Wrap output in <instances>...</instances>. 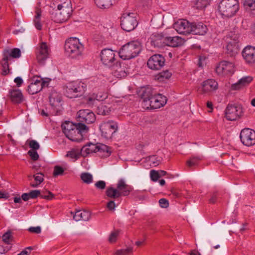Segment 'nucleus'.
Wrapping results in <instances>:
<instances>
[{
	"instance_id": "nucleus-2",
	"label": "nucleus",
	"mask_w": 255,
	"mask_h": 255,
	"mask_svg": "<svg viewBox=\"0 0 255 255\" xmlns=\"http://www.w3.org/2000/svg\"><path fill=\"white\" fill-rule=\"evenodd\" d=\"M73 11L71 0H65L57 6V9L51 13V18L55 22L63 23L70 17Z\"/></svg>"
},
{
	"instance_id": "nucleus-15",
	"label": "nucleus",
	"mask_w": 255,
	"mask_h": 255,
	"mask_svg": "<svg viewBox=\"0 0 255 255\" xmlns=\"http://www.w3.org/2000/svg\"><path fill=\"white\" fill-rule=\"evenodd\" d=\"M77 114V120L79 122L90 124L94 123L96 121L95 115L89 110H80Z\"/></svg>"
},
{
	"instance_id": "nucleus-37",
	"label": "nucleus",
	"mask_w": 255,
	"mask_h": 255,
	"mask_svg": "<svg viewBox=\"0 0 255 255\" xmlns=\"http://www.w3.org/2000/svg\"><path fill=\"white\" fill-rule=\"evenodd\" d=\"M99 151L98 152L100 153H103V155H101V156L104 157H109L111 154V147L105 145V144H99L98 145Z\"/></svg>"
},
{
	"instance_id": "nucleus-19",
	"label": "nucleus",
	"mask_w": 255,
	"mask_h": 255,
	"mask_svg": "<svg viewBox=\"0 0 255 255\" xmlns=\"http://www.w3.org/2000/svg\"><path fill=\"white\" fill-rule=\"evenodd\" d=\"M190 25L191 23L184 19L175 22L173 27L178 33L187 35L191 33Z\"/></svg>"
},
{
	"instance_id": "nucleus-10",
	"label": "nucleus",
	"mask_w": 255,
	"mask_h": 255,
	"mask_svg": "<svg viewBox=\"0 0 255 255\" xmlns=\"http://www.w3.org/2000/svg\"><path fill=\"white\" fill-rule=\"evenodd\" d=\"M235 71L234 64L225 60L220 62L216 67V73L221 76L231 75Z\"/></svg>"
},
{
	"instance_id": "nucleus-11",
	"label": "nucleus",
	"mask_w": 255,
	"mask_h": 255,
	"mask_svg": "<svg viewBox=\"0 0 255 255\" xmlns=\"http://www.w3.org/2000/svg\"><path fill=\"white\" fill-rule=\"evenodd\" d=\"M50 53V49L47 43L42 42L36 48L35 54L37 62L40 65L44 64L46 60L49 58Z\"/></svg>"
},
{
	"instance_id": "nucleus-9",
	"label": "nucleus",
	"mask_w": 255,
	"mask_h": 255,
	"mask_svg": "<svg viewBox=\"0 0 255 255\" xmlns=\"http://www.w3.org/2000/svg\"><path fill=\"white\" fill-rule=\"evenodd\" d=\"M30 83L28 86L27 91L31 95H34L40 92L45 86H47L48 82L43 80L39 76H33L30 80Z\"/></svg>"
},
{
	"instance_id": "nucleus-18",
	"label": "nucleus",
	"mask_w": 255,
	"mask_h": 255,
	"mask_svg": "<svg viewBox=\"0 0 255 255\" xmlns=\"http://www.w3.org/2000/svg\"><path fill=\"white\" fill-rule=\"evenodd\" d=\"M62 97L60 94L55 92L51 93L49 96L50 104L53 110L58 114L62 109Z\"/></svg>"
},
{
	"instance_id": "nucleus-47",
	"label": "nucleus",
	"mask_w": 255,
	"mask_h": 255,
	"mask_svg": "<svg viewBox=\"0 0 255 255\" xmlns=\"http://www.w3.org/2000/svg\"><path fill=\"white\" fill-rule=\"evenodd\" d=\"M2 241L6 244H8L12 240V236L10 231L5 233L2 237Z\"/></svg>"
},
{
	"instance_id": "nucleus-16",
	"label": "nucleus",
	"mask_w": 255,
	"mask_h": 255,
	"mask_svg": "<svg viewBox=\"0 0 255 255\" xmlns=\"http://www.w3.org/2000/svg\"><path fill=\"white\" fill-rule=\"evenodd\" d=\"M114 52L110 49H105L101 52V60L103 63L108 66L111 67L116 60Z\"/></svg>"
},
{
	"instance_id": "nucleus-58",
	"label": "nucleus",
	"mask_w": 255,
	"mask_h": 255,
	"mask_svg": "<svg viewBox=\"0 0 255 255\" xmlns=\"http://www.w3.org/2000/svg\"><path fill=\"white\" fill-rule=\"evenodd\" d=\"M95 96V98L97 101H103L107 97V94L106 93H99L98 94L94 93Z\"/></svg>"
},
{
	"instance_id": "nucleus-42",
	"label": "nucleus",
	"mask_w": 255,
	"mask_h": 255,
	"mask_svg": "<svg viewBox=\"0 0 255 255\" xmlns=\"http://www.w3.org/2000/svg\"><path fill=\"white\" fill-rule=\"evenodd\" d=\"M83 122H79L75 124L77 130L79 131V133H81L82 135H83V133H87L89 130V128Z\"/></svg>"
},
{
	"instance_id": "nucleus-30",
	"label": "nucleus",
	"mask_w": 255,
	"mask_h": 255,
	"mask_svg": "<svg viewBox=\"0 0 255 255\" xmlns=\"http://www.w3.org/2000/svg\"><path fill=\"white\" fill-rule=\"evenodd\" d=\"M66 136L70 140L74 141H79L83 138V135L79 133L76 128L71 130L69 132L65 134Z\"/></svg>"
},
{
	"instance_id": "nucleus-44",
	"label": "nucleus",
	"mask_w": 255,
	"mask_h": 255,
	"mask_svg": "<svg viewBox=\"0 0 255 255\" xmlns=\"http://www.w3.org/2000/svg\"><path fill=\"white\" fill-rule=\"evenodd\" d=\"M81 178L82 181L86 183L90 184L93 181V177L92 175L89 173H83L81 174Z\"/></svg>"
},
{
	"instance_id": "nucleus-14",
	"label": "nucleus",
	"mask_w": 255,
	"mask_h": 255,
	"mask_svg": "<svg viewBox=\"0 0 255 255\" xmlns=\"http://www.w3.org/2000/svg\"><path fill=\"white\" fill-rule=\"evenodd\" d=\"M242 108L241 106L234 105H228L226 109V117L229 121H235L242 115Z\"/></svg>"
},
{
	"instance_id": "nucleus-29",
	"label": "nucleus",
	"mask_w": 255,
	"mask_h": 255,
	"mask_svg": "<svg viewBox=\"0 0 255 255\" xmlns=\"http://www.w3.org/2000/svg\"><path fill=\"white\" fill-rule=\"evenodd\" d=\"M91 217L90 213L85 210H79L75 212L73 215V219L76 221L80 220L87 221H88Z\"/></svg>"
},
{
	"instance_id": "nucleus-57",
	"label": "nucleus",
	"mask_w": 255,
	"mask_h": 255,
	"mask_svg": "<svg viewBox=\"0 0 255 255\" xmlns=\"http://www.w3.org/2000/svg\"><path fill=\"white\" fill-rule=\"evenodd\" d=\"M218 194L217 192H214L211 195V198L209 200V202L210 204H215L217 200Z\"/></svg>"
},
{
	"instance_id": "nucleus-12",
	"label": "nucleus",
	"mask_w": 255,
	"mask_h": 255,
	"mask_svg": "<svg viewBox=\"0 0 255 255\" xmlns=\"http://www.w3.org/2000/svg\"><path fill=\"white\" fill-rule=\"evenodd\" d=\"M240 137L242 143L247 146L255 144V131L249 128L242 129L240 133Z\"/></svg>"
},
{
	"instance_id": "nucleus-8",
	"label": "nucleus",
	"mask_w": 255,
	"mask_h": 255,
	"mask_svg": "<svg viewBox=\"0 0 255 255\" xmlns=\"http://www.w3.org/2000/svg\"><path fill=\"white\" fill-rule=\"evenodd\" d=\"M118 128L117 123L113 121L104 122L100 126L102 136L107 139L111 138L113 134L117 131Z\"/></svg>"
},
{
	"instance_id": "nucleus-53",
	"label": "nucleus",
	"mask_w": 255,
	"mask_h": 255,
	"mask_svg": "<svg viewBox=\"0 0 255 255\" xmlns=\"http://www.w3.org/2000/svg\"><path fill=\"white\" fill-rule=\"evenodd\" d=\"M114 75L119 78L125 77L127 76V73L125 71H123L120 67L118 70H116L114 72Z\"/></svg>"
},
{
	"instance_id": "nucleus-61",
	"label": "nucleus",
	"mask_w": 255,
	"mask_h": 255,
	"mask_svg": "<svg viewBox=\"0 0 255 255\" xmlns=\"http://www.w3.org/2000/svg\"><path fill=\"white\" fill-rule=\"evenodd\" d=\"M95 186L99 189H104L106 187V183L104 181H99L95 183Z\"/></svg>"
},
{
	"instance_id": "nucleus-48",
	"label": "nucleus",
	"mask_w": 255,
	"mask_h": 255,
	"mask_svg": "<svg viewBox=\"0 0 255 255\" xmlns=\"http://www.w3.org/2000/svg\"><path fill=\"white\" fill-rule=\"evenodd\" d=\"M133 249L131 247H128L126 249L118 250L115 253V255H128L132 253Z\"/></svg>"
},
{
	"instance_id": "nucleus-55",
	"label": "nucleus",
	"mask_w": 255,
	"mask_h": 255,
	"mask_svg": "<svg viewBox=\"0 0 255 255\" xmlns=\"http://www.w3.org/2000/svg\"><path fill=\"white\" fill-rule=\"evenodd\" d=\"M29 146L31 148H32L31 150H34L38 149L40 147L39 143L34 140H31L29 141Z\"/></svg>"
},
{
	"instance_id": "nucleus-24",
	"label": "nucleus",
	"mask_w": 255,
	"mask_h": 255,
	"mask_svg": "<svg viewBox=\"0 0 255 255\" xmlns=\"http://www.w3.org/2000/svg\"><path fill=\"white\" fill-rule=\"evenodd\" d=\"M98 151V144L90 143L82 147L81 149V155L83 157H86L90 153H96Z\"/></svg>"
},
{
	"instance_id": "nucleus-45",
	"label": "nucleus",
	"mask_w": 255,
	"mask_h": 255,
	"mask_svg": "<svg viewBox=\"0 0 255 255\" xmlns=\"http://www.w3.org/2000/svg\"><path fill=\"white\" fill-rule=\"evenodd\" d=\"M119 230H116L111 232L108 239V241L109 242V243H110L111 244L115 243L117 241V239L119 236Z\"/></svg>"
},
{
	"instance_id": "nucleus-17",
	"label": "nucleus",
	"mask_w": 255,
	"mask_h": 255,
	"mask_svg": "<svg viewBox=\"0 0 255 255\" xmlns=\"http://www.w3.org/2000/svg\"><path fill=\"white\" fill-rule=\"evenodd\" d=\"M218 88V84L215 80L208 79L202 83L201 87L198 91L200 94H208L216 90Z\"/></svg>"
},
{
	"instance_id": "nucleus-20",
	"label": "nucleus",
	"mask_w": 255,
	"mask_h": 255,
	"mask_svg": "<svg viewBox=\"0 0 255 255\" xmlns=\"http://www.w3.org/2000/svg\"><path fill=\"white\" fill-rule=\"evenodd\" d=\"M242 56L245 61L250 64H255V47L247 46L242 51Z\"/></svg>"
},
{
	"instance_id": "nucleus-33",
	"label": "nucleus",
	"mask_w": 255,
	"mask_h": 255,
	"mask_svg": "<svg viewBox=\"0 0 255 255\" xmlns=\"http://www.w3.org/2000/svg\"><path fill=\"white\" fill-rule=\"evenodd\" d=\"M115 0H94L96 5L101 8H109L113 5Z\"/></svg>"
},
{
	"instance_id": "nucleus-51",
	"label": "nucleus",
	"mask_w": 255,
	"mask_h": 255,
	"mask_svg": "<svg viewBox=\"0 0 255 255\" xmlns=\"http://www.w3.org/2000/svg\"><path fill=\"white\" fill-rule=\"evenodd\" d=\"M150 176L151 179L153 181H156L160 177V173L158 171L151 170L150 172Z\"/></svg>"
},
{
	"instance_id": "nucleus-64",
	"label": "nucleus",
	"mask_w": 255,
	"mask_h": 255,
	"mask_svg": "<svg viewBox=\"0 0 255 255\" xmlns=\"http://www.w3.org/2000/svg\"><path fill=\"white\" fill-rule=\"evenodd\" d=\"M32 249V248L31 247H27L25 250L21 251L17 255H29Z\"/></svg>"
},
{
	"instance_id": "nucleus-52",
	"label": "nucleus",
	"mask_w": 255,
	"mask_h": 255,
	"mask_svg": "<svg viewBox=\"0 0 255 255\" xmlns=\"http://www.w3.org/2000/svg\"><path fill=\"white\" fill-rule=\"evenodd\" d=\"M27 154L33 161L37 160L39 158V155L36 150H29Z\"/></svg>"
},
{
	"instance_id": "nucleus-49",
	"label": "nucleus",
	"mask_w": 255,
	"mask_h": 255,
	"mask_svg": "<svg viewBox=\"0 0 255 255\" xmlns=\"http://www.w3.org/2000/svg\"><path fill=\"white\" fill-rule=\"evenodd\" d=\"M40 197L41 198L46 199L47 200H51L54 197V195L50 191H46L43 192L41 194Z\"/></svg>"
},
{
	"instance_id": "nucleus-60",
	"label": "nucleus",
	"mask_w": 255,
	"mask_h": 255,
	"mask_svg": "<svg viewBox=\"0 0 255 255\" xmlns=\"http://www.w3.org/2000/svg\"><path fill=\"white\" fill-rule=\"evenodd\" d=\"M159 203L161 207L167 208L169 206L168 201L164 198H162L159 200Z\"/></svg>"
},
{
	"instance_id": "nucleus-21",
	"label": "nucleus",
	"mask_w": 255,
	"mask_h": 255,
	"mask_svg": "<svg viewBox=\"0 0 255 255\" xmlns=\"http://www.w3.org/2000/svg\"><path fill=\"white\" fill-rule=\"evenodd\" d=\"M191 33L194 35H203L208 31L207 26L202 22L191 23Z\"/></svg>"
},
{
	"instance_id": "nucleus-43",
	"label": "nucleus",
	"mask_w": 255,
	"mask_h": 255,
	"mask_svg": "<svg viewBox=\"0 0 255 255\" xmlns=\"http://www.w3.org/2000/svg\"><path fill=\"white\" fill-rule=\"evenodd\" d=\"M8 54H6L5 53L6 55H7L9 57V59L10 57L14 58H19L21 55V52L19 49L17 48H14L11 50L10 52H8V51H7Z\"/></svg>"
},
{
	"instance_id": "nucleus-28",
	"label": "nucleus",
	"mask_w": 255,
	"mask_h": 255,
	"mask_svg": "<svg viewBox=\"0 0 255 255\" xmlns=\"http://www.w3.org/2000/svg\"><path fill=\"white\" fill-rule=\"evenodd\" d=\"M9 97L11 101L16 104H19L23 101V95L19 90L14 89L9 91Z\"/></svg>"
},
{
	"instance_id": "nucleus-5",
	"label": "nucleus",
	"mask_w": 255,
	"mask_h": 255,
	"mask_svg": "<svg viewBox=\"0 0 255 255\" xmlns=\"http://www.w3.org/2000/svg\"><path fill=\"white\" fill-rule=\"evenodd\" d=\"M64 47L67 54L72 58H76L81 55L84 50L83 45L77 38H71L67 40Z\"/></svg>"
},
{
	"instance_id": "nucleus-31",
	"label": "nucleus",
	"mask_w": 255,
	"mask_h": 255,
	"mask_svg": "<svg viewBox=\"0 0 255 255\" xmlns=\"http://www.w3.org/2000/svg\"><path fill=\"white\" fill-rule=\"evenodd\" d=\"M243 6L247 12L251 14H253L255 12V0H245Z\"/></svg>"
},
{
	"instance_id": "nucleus-25",
	"label": "nucleus",
	"mask_w": 255,
	"mask_h": 255,
	"mask_svg": "<svg viewBox=\"0 0 255 255\" xmlns=\"http://www.w3.org/2000/svg\"><path fill=\"white\" fill-rule=\"evenodd\" d=\"M253 80L252 76H245L241 78L239 81L232 85V89L233 90H238L248 86Z\"/></svg>"
},
{
	"instance_id": "nucleus-32",
	"label": "nucleus",
	"mask_w": 255,
	"mask_h": 255,
	"mask_svg": "<svg viewBox=\"0 0 255 255\" xmlns=\"http://www.w3.org/2000/svg\"><path fill=\"white\" fill-rule=\"evenodd\" d=\"M112 106L110 104H101L97 108V112L99 115H106L111 111Z\"/></svg>"
},
{
	"instance_id": "nucleus-54",
	"label": "nucleus",
	"mask_w": 255,
	"mask_h": 255,
	"mask_svg": "<svg viewBox=\"0 0 255 255\" xmlns=\"http://www.w3.org/2000/svg\"><path fill=\"white\" fill-rule=\"evenodd\" d=\"M64 172L63 168L59 166H55L54 168L53 175L55 177L62 175Z\"/></svg>"
},
{
	"instance_id": "nucleus-63",
	"label": "nucleus",
	"mask_w": 255,
	"mask_h": 255,
	"mask_svg": "<svg viewBox=\"0 0 255 255\" xmlns=\"http://www.w3.org/2000/svg\"><path fill=\"white\" fill-rule=\"evenodd\" d=\"M108 209L111 211L115 210L116 207V204L114 201L111 200L108 202L107 205Z\"/></svg>"
},
{
	"instance_id": "nucleus-59",
	"label": "nucleus",
	"mask_w": 255,
	"mask_h": 255,
	"mask_svg": "<svg viewBox=\"0 0 255 255\" xmlns=\"http://www.w3.org/2000/svg\"><path fill=\"white\" fill-rule=\"evenodd\" d=\"M95 98L94 94L90 95L87 99V103L89 105H93L95 103V102L97 101Z\"/></svg>"
},
{
	"instance_id": "nucleus-38",
	"label": "nucleus",
	"mask_w": 255,
	"mask_h": 255,
	"mask_svg": "<svg viewBox=\"0 0 255 255\" xmlns=\"http://www.w3.org/2000/svg\"><path fill=\"white\" fill-rule=\"evenodd\" d=\"M35 13L36 15L34 19L35 26L38 30H41L42 28V25L40 23L41 9L37 8L35 10Z\"/></svg>"
},
{
	"instance_id": "nucleus-22",
	"label": "nucleus",
	"mask_w": 255,
	"mask_h": 255,
	"mask_svg": "<svg viewBox=\"0 0 255 255\" xmlns=\"http://www.w3.org/2000/svg\"><path fill=\"white\" fill-rule=\"evenodd\" d=\"M166 37L162 34L154 33L150 37V42L154 47L160 48L166 45Z\"/></svg>"
},
{
	"instance_id": "nucleus-1",
	"label": "nucleus",
	"mask_w": 255,
	"mask_h": 255,
	"mask_svg": "<svg viewBox=\"0 0 255 255\" xmlns=\"http://www.w3.org/2000/svg\"><path fill=\"white\" fill-rule=\"evenodd\" d=\"M140 94L142 106L145 109H156L163 106L166 103V98L161 94L154 93L150 87L142 88Z\"/></svg>"
},
{
	"instance_id": "nucleus-27",
	"label": "nucleus",
	"mask_w": 255,
	"mask_h": 255,
	"mask_svg": "<svg viewBox=\"0 0 255 255\" xmlns=\"http://www.w3.org/2000/svg\"><path fill=\"white\" fill-rule=\"evenodd\" d=\"M166 45L171 47H178L183 43V40L179 36L166 37Z\"/></svg>"
},
{
	"instance_id": "nucleus-39",
	"label": "nucleus",
	"mask_w": 255,
	"mask_h": 255,
	"mask_svg": "<svg viewBox=\"0 0 255 255\" xmlns=\"http://www.w3.org/2000/svg\"><path fill=\"white\" fill-rule=\"evenodd\" d=\"M63 132L65 134L67 131L69 132L71 130H73L74 128H76L75 124H73L72 122L66 121L61 126Z\"/></svg>"
},
{
	"instance_id": "nucleus-56",
	"label": "nucleus",
	"mask_w": 255,
	"mask_h": 255,
	"mask_svg": "<svg viewBox=\"0 0 255 255\" xmlns=\"http://www.w3.org/2000/svg\"><path fill=\"white\" fill-rule=\"evenodd\" d=\"M29 195L31 199H35L38 196H40V191L37 190H32L29 192Z\"/></svg>"
},
{
	"instance_id": "nucleus-3",
	"label": "nucleus",
	"mask_w": 255,
	"mask_h": 255,
	"mask_svg": "<svg viewBox=\"0 0 255 255\" xmlns=\"http://www.w3.org/2000/svg\"><path fill=\"white\" fill-rule=\"evenodd\" d=\"M141 50V43L138 41H131L123 46L119 54L123 59L128 60L137 56Z\"/></svg>"
},
{
	"instance_id": "nucleus-41",
	"label": "nucleus",
	"mask_w": 255,
	"mask_h": 255,
	"mask_svg": "<svg viewBox=\"0 0 255 255\" xmlns=\"http://www.w3.org/2000/svg\"><path fill=\"white\" fill-rule=\"evenodd\" d=\"M203 159L202 156H193L189 160L187 161L186 163L188 166L191 167L193 166L197 165L199 162Z\"/></svg>"
},
{
	"instance_id": "nucleus-34",
	"label": "nucleus",
	"mask_w": 255,
	"mask_h": 255,
	"mask_svg": "<svg viewBox=\"0 0 255 255\" xmlns=\"http://www.w3.org/2000/svg\"><path fill=\"white\" fill-rule=\"evenodd\" d=\"M106 195L111 198H118L122 196V194L118 191L117 189H115L112 187H108L106 192Z\"/></svg>"
},
{
	"instance_id": "nucleus-46",
	"label": "nucleus",
	"mask_w": 255,
	"mask_h": 255,
	"mask_svg": "<svg viewBox=\"0 0 255 255\" xmlns=\"http://www.w3.org/2000/svg\"><path fill=\"white\" fill-rule=\"evenodd\" d=\"M210 0H197L195 3L198 9H203L210 4Z\"/></svg>"
},
{
	"instance_id": "nucleus-23",
	"label": "nucleus",
	"mask_w": 255,
	"mask_h": 255,
	"mask_svg": "<svg viewBox=\"0 0 255 255\" xmlns=\"http://www.w3.org/2000/svg\"><path fill=\"white\" fill-rule=\"evenodd\" d=\"M227 52L231 56L235 55L239 51L238 36L236 35L233 41H229L227 45Z\"/></svg>"
},
{
	"instance_id": "nucleus-6",
	"label": "nucleus",
	"mask_w": 255,
	"mask_h": 255,
	"mask_svg": "<svg viewBox=\"0 0 255 255\" xmlns=\"http://www.w3.org/2000/svg\"><path fill=\"white\" fill-rule=\"evenodd\" d=\"M86 90V85L79 81H72L66 86V95L69 98H76L81 96Z\"/></svg>"
},
{
	"instance_id": "nucleus-62",
	"label": "nucleus",
	"mask_w": 255,
	"mask_h": 255,
	"mask_svg": "<svg viewBox=\"0 0 255 255\" xmlns=\"http://www.w3.org/2000/svg\"><path fill=\"white\" fill-rule=\"evenodd\" d=\"M28 231L31 233H34L36 234H39L41 233V228L39 226L35 227H30Z\"/></svg>"
},
{
	"instance_id": "nucleus-4",
	"label": "nucleus",
	"mask_w": 255,
	"mask_h": 255,
	"mask_svg": "<svg viewBox=\"0 0 255 255\" xmlns=\"http://www.w3.org/2000/svg\"><path fill=\"white\" fill-rule=\"evenodd\" d=\"M220 14L226 17L234 16L239 9L238 0H222L218 6Z\"/></svg>"
},
{
	"instance_id": "nucleus-36",
	"label": "nucleus",
	"mask_w": 255,
	"mask_h": 255,
	"mask_svg": "<svg viewBox=\"0 0 255 255\" xmlns=\"http://www.w3.org/2000/svg\"><path fill=\"white\" fill-rule=\"evenodd\" d=\"M35 183H30V185L31 187L35 188L40 185L44 180V175L41 172L36 173L33 176Z\"/></svg>"
},
{
	"instance_id": "nucleus-40",
	"label": "nucleus",
	"mask_w": 255,
	"mask_h": 255,
	"mask_svg": "<svg viewBox=\"0 0 255 255\" xmlns=\"http://www.w3.org/2000/svg\"><path fill=\"white\" fill-rule=\"evenodd\" d=\"M2 60L3 61V63L2 65V75H7L9 71V66L8 61L9 60V57L5 54H4V56L2 58Z\"/></svg>"
},
{
	"instance_id": "nucleus-35",
	"label": "nucleus",
	"mask_w": 255,
	"mask_h": 255,
	"mask_svg": "<svg viewBox=\"0 0 255 255\" xmlns=\"http://www.w3.org/2000/svg\"><path fill=\"white\" fill-rule=\"evenodd\" d=\"M171 75V73L168 70L163 71L155 76V79L160 82H163L169 79Z\"/></svg>"
},
{
	"instance_id": "nucleus-7",
	"label": "nucleus",
	"mask_w": 255,
	"mask_h": 255,
	"mask_svg": "<svg viewBox=\"0 0 255 255\" xmlns=\"http://www.w3.org/2000/svg\"><path fill=\"white\" fill-rule=\"evenodd\" d=\"M138 25L137 14L135 13H125L121 18V25L122 29L126 31H131Z\"/></svg>"
},
{
	"instance_id": "nucleus-13",
	"label": "nucleus",
	"mask_w": 255,
	"mask_h": 255,
	"mask_svg": "<svg viewBox=\"0 0 255 255\" xmlns=\"http://www.w3.org/2000/svg\"><path fill=\"white\" fill-rule=\"evenodd\" d=\"M165 58L160 54H154L148 59L147 64L148 67L152 70H158L165 64Z\"/></svg>"
},
{
	"instance_id": "nucleus-50",
	"label": "nucleus",
	"mask_w": 255,
	"mask_h": 255,
	"mask_svg": "<svg viewBox=\"0 0 255 255\" xmlns=\"http://www.w3.org/2000/svg\"><path fill=\"white\" fill-rule=\"evenodd\" d=\"M81 155V152L79 153L75 150L69 151L67 152L66 156L70 157L72 159H75V160L78 159Z\"/></svg>"
},
{
	"instance_id": "nucleus-26",
	"label": "nucleus",
	"mask_w": 255,
	"mask_h": 255,
	"mask_svg": "<svg viewBox=\"0 0 255 255\" xmlns=\"http://www.w3.org/2000/svg\"><path fill=\"white\" fill-rule=\"evenodd\" d=\"M117 190L120 191L122 196H128L132 190V188L127 184L124 180L121 179L117 184Z\"/></svg>"
}]
</instances>
